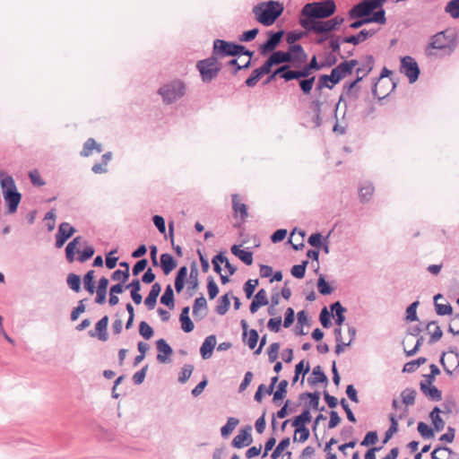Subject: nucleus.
Masks as SVG:
<instances>
[{
  "instance_id": "obj_1",
  "label": "nucleus",
  "mask_w": 459,
  "mask_h": 459,
  "mask_svg": "<svg viewBox=\"0 0 459 459\" xmlns=\"http://www.w3.org/2000/svg\"><path fill=\"white\" fill-rule=\"evenodd\" d=\"M387 0H361L348 12L349 18L355 20L350 24L351 29H359L368 23H386L384 4Z\"/></svg>"
},
{
  "instance_id": "obj_2",
  "label": "nucleus",
  "mask_w": 459,
  "mask_h": 459,
  "mask_svg": "<svg viewBox=\"0 0 459 459\" xmlns=\"http://www.w3.org/2000/svg\"><path fill=\"white\" fill-rule=\"evenodd\" d=\"M0 186L6 206L5 214H14L22 201V194L18 191L13 178L10 175L0 174Z\"/></svg>"
},
{
  "instance_id": "obj_3",
  "label": "nucleus",
  "mask_w": 459,
  "mask_h": 459,
  "mask_svg": "<svg viewBox=\"0 0 459 459\" xmlns=\"http://www.w3.org/2000/svg\"><path fill=\"white\" fill-rule=\"evenodd\" d=\"M283 10V5L280 2L270 0L255 4L253 7V13L259 23L268 27L277 21Z\"/></svg>"
},
{
  "instance_id": "obj_4",
  "label": "nucleus",
  "mask_w": 459,
  "mask_h": 459,
  "mask_svg": "<svg viewBox=\"0 0 459 459\" xmlns=\"http://www.w3.org/2000/svg\"><path fill=\"white\" fill-rule=\"evenodd\" d=\"M456 48L455 38L452 33L440 31L431 37L429 43L425 48L427 56H437L435 50L442 51L444 56H450Z\"/></svg>"
},
{
  "instance_id": "obj_5",
  "label": "nucleus",
  "mask_w": 459,
  "mask_h": 459,
  "mask_svg": "<svg viewBox=\"0 0 459 459\" xmlns=\"http://www.w3.org/2000/svg\"><path fill=\"white\" fill-rule=\"evenodd\" d=\"M336 11L333 0H325L306 4L300 11L299 19H312L319 21L332 16Z\"/></svg>"
},
{
  "instance_id": "obj_6",
  "label": "nucleus",
  "mask_w": 459,
  "mask_h": 459,
  "mask_svg": "<svg viewBox=\"0 0 459 459\" xmlns=\"http://www.w3.org/2000/svg\"><path fill=\"white\" fill-rule=\"evenodd\" d=\"M344 22V18L335 16L327 21H314L312 19H299V24L307 31L316 34H331L333 31L339 30L340 26Z\"/></svg>"
},
{
  "instance_id": "obj_7",
  "label": "nucleus",
  "mask_w": 459,
  "mask_h": 459,
  "mask_svg": "<svg viewBox=\"0 0 459 459\" xmlns=\"http://www.w3.org/2000/svg\"><path fill=\"white\" fill-rule=\"evenodd\" d=\"M186 85L179 80L175 79L163 84L158 91L165 104H172L186 95Z\"/></svg>"
},
{
  "instance_id": "obj_8",
  "label": "nucleus",
  "mask_w": 459,
  "mask_h": 459,
  "mask_svg": "<svg viewBox=\"0 0 459 459\" xmlns=\"http://www.w3.org/2000/svg\"><path fill=\"white\" fill-rule=\"evenodd\" d=\"M213 54H219L221 57L247 56L252 57L254 52L247 49L245 46L226 41L224 39H215L213 41Z\"/></svg>"
},
{
  "instance_id": "obj_9",
  "label": "nucleus",
  "mask_w": 459,
  "mask_h": 459,
  "mask_svg": "<svg viewBox=\"0 0 459 459\" xmlns=\"http://www.w3.org/2000/svg\"><path fill=\"white\" fill-rule=\"evenodd\" d=\"M219 54H212L211 56L197 62L196 67L200 72L203 82H210L221 70V64L218 61Z\"/></svg>"
},
{
  "instance_id": "obj_10",
  "label": "nucleus",
  "mask_w": 459,
  "mask_h": 459,
  "mask_svg": "<svg viewBox=\"0 0 459 459\" xmlns=\"http://www.w3.org/2000/svg\"><path fill=\"white\" fill-rule=\"evenodd\" d=\"M400 72L408 78L410 83L415 82L420 74L418 63L411 56L401 58Z\"/></svg>"
},
{
  "instance_id": "obj_11",
  "label": "nucleus",
  "mask_w": 459,
  "mask_h": 459,
  "mask_svg": "<svg viewBox=\"0 0 459 459\" xmlns=\"http://www.w3.org/2000/svg\"><path fill=\"white\" fill-rule=\"evenodd\" d=\"M283 35L284 30L267 31V39L264 43L260 44L258 48L260 54L264 56L269 53H273L281 43Z\"/></svg>"
},
{
  "instance_id": "obj_12",
  "label": "nucleus",
  "mask_w": 459,
  "mask_h": 459,
  "mask_svg": "<svg viewBox=\"0 0 459 459\" xmlns=\"http://www.w3.org/2000/svg\"><path fill=\"white\" fill-rule=\"evenodd\" d=\"M359 64L358 60L351 59L341 62L331 71L335 84L339 83L343 78L352 74L354 67Z\"/></svg>"
},
{
  "instance_id": "obj_13",
  "label": "nucleus",
  "mask_w": 459,
  "mask_h": 459,
  "mask_svg": "<svg viewBox=\"0 0 459 459\" xmlns=\"http://www.w3.org/2000/svg\"><path fill=\"white\" fill-rule=\"evenodd\" d=\"M252 427L247 425L238 431V434L232 439L231 446L235 448L240 449L249 446L253 442Z\"/></svg>"
},
{
  "instance_id": "obj_14",
  "label": "nucleus",
  "mask_w": 459,
  "mask_h": 459,
  "mask_svg": "<svg viewBox=\"0 0 459 459\" xmlns=\"http://www.w3.org/2000/svg\"><path fill=\"white\" fill-rule=\"evenodd\" d=\"M359 97V87H358V84L354 82V81L350 82H345L343 85V91L342 95L340 96L339 102L337 104V108L339 105L343 102L344 106L347 107V103L345 100V98L349 99L350 100L355 101Z\"/></svg>"
},
{
  "instance_id": "obj_15",
  "label": "nucleus",
  "mask_w": 459,
  "mask_h": 459,
  "mask_svg": "<svg viewBox=\"0 0 459 459\" xmlns=\"http://www.w3.org/2000/svg\"><path fill=\"white\" fill-rule=\"evenodd\" d=\"M75 232V229L68 222H62L58 226V230L56 235V247H62L66 240L71 238Z\"/></svg>"
},
{
  "instance_id": "obj_16",
  "label": "nucleus",
  "mask_w": 459,
  "mask_h": 459,
  "mask_svg": "<svg viewBox=\"0 0 459 459\" xmlns=\"http://www.w3.org/2000/svg\"><path fill=\"white\" fill-rule=\"evenodd\" d=\"M265 62L272 70L274 65H282L292 63V57L290 56L288 51L277 50L273 51Z\"/></svg>"
},
{
  "instance_id": "obj_17",
  "label": "nucleus",
  "mask_w": 459,
  "mask_h": 459,
  "mask_svg": "<svg viewBox=\"0 0 459 459\" xmlns=\"http://www.w3.org/2000/svg\"><path fill=\"white\" fill-rule=\"evenodd\" d=\"M156 348L158 350L157 360L160 363L170 362L169 356L173 353V350L164 339H160L156 342Z\"/></svg>"
},
{
  "instance_id": "obj_18",
  "label": "nucleus",
  "mask_w": 459,
  "mask_h": 459,
  "mask_svg": "<svg viewBox=\"0 0 459 459\" xmlns=\"http://www.w3.org/2000/svg\"><path fill=\"white\" fill-rule=\"evenodd\" d=\"M271 69L264 61V63L258 68H255L253 70L250 76L245 81V84L247 87H254L256 85V83L260 81V79L265 75L271 73Z\"/></svg>"
},
{
  "instance_id": "obj_19",
  "label": "nucleus",
  "mask_w": 459,
  "mask_h": 459,
  "mask_svg": "<svg viewBox=\"0 0 459 459\" xmlns=\"http://www.w3.org/2000/svg\"><path fill=\"white\" fill-rule=\"evenodd\" d=\"M108 323V316H104L100 320H99L95 325V331L91 330L89 332L90 336L95 337L97 336L99 340L105 342L108 340V333L107 327Z\"/></svg>"
},
{
  "instance_id": "obj_20",
  "label": "nucleus",
  "mask_w": 459,
  "mask_h": 459,
  "mask_svg": "<svg viewBox=\"0 0 459 459\" xmlns=\"http://www.w3.org/2000/svg\"><path fill=\"white\" fill-rule=\"evenodd\" d=\"M377 30H361L356 35L346 36L342 39V42L350 43L354 46L359 45L360 42L365 41L368 38L376 34Z\"/></svg>"
},
{
  "instance_id": "obj_21",
  "label": "nucleus",
  "mask_w": 459,
  "mask_h": 459,
  "mask_svg": "<svg viewBox=\"0 0 459 459\" xmlns=\"http://www.w3.org/2000/svg\"><path fill=\"white\" fill-rule=\"evenodd\" d=\"M159 265L163 273L169 275L178 265L177 260L169 253L160 255Z\"/></svg>"
},
{
  "instance_id": "obj_22",
  "label": "nucleus",
  "mask_w": 459,
  "mask_h": 459,
  "mask_svg": "<svg viewBox=\"0 0 459 459\" xmlns=\"http://www.w3.org/2000/svg\"><path fill=\"white\" fill-rule=\"evenodd\" d=\"M216 346V336L211 334L207 336L200 347V354L204 359H208L212 357L213 350Z\"/></svg>"
},
{
  "instance_id": "obj_23",
  "label": "nucleus",
  "mask_w": 459,
  "mask_h": 459,
  "mask_svg": "<svg viewBox=\"0 0 459 459\" xmlns=\"http://www.w3.org/2000/svg\"><path fill=\"white\" fill-rule=\"evenodd\" d=\"M420 391L430 401L438 402L442 399L441 391L432 384H420Z\"/></svg>"
},
{
  "instance_id": "obj_24",
  "label": "nucleus",
  "mask_w": 459,
  "mask_h": 459,
  "mask_svg": "<svg viewBox=\"0 0 459 459\" xmlns=\"http://www.w3.org/2000/svg\"><path fill=\"white\" fill-rule=\"evenodd\" d=\"M425 329L429 333L430 338L429 340V344H433L439 341L443 336V332L437 321H430L426 324Z\"/></svg>"
},
{
  "instance_id": "obj_25",
  "label": "nucleus",
  "mask_w": 459,
  "mask_h": 459,
  "mask_svg": "<svg viewBox=\"0 0 459 459\" xmlns=\"http://www.w3.org/2000/svg\"><path fill=\"white\" fill-rule=\"evenodd\" d=\"M231 199L232 209L234 211L235 215L237 216L238 214H239L241 220L245 221L248 217L247 206L244 203H241L239 201L238 194H233L231 195Z\"/></svg>"
},
{
  "instance_id": "obj_26",
  "label": "nucleus",
  "mask_w": 459,
  "mask_h": 459,
  "mask_svg": "<svg viewBox=\"0 0 459 459\" xmlns=\"http://www.w3.org/2000/svg\"><path fill=\"white\" fill-rule=\"evenodd\" d=\"M288 53H290V56L292 57V63H304L307 58V56L300 44L290 45L288 49Z\"/></svg>"
},
{
  "instance_id": "obj_27",
  "label": "nucleus",
  "mask_w": 459,
  "mask_h": 459,
  "mask_svg": "<svg viewBox=\"0 0 459 459\" xmlns=\"http://www.w3.org/2000/svg\"><path fill=\"white\" fill-rule=\"evenodd\" d=\"M96 151L98 153L102 152L101 144L98 143L93 138H89L83 143L82 150L80 152L82 157H89L92 154L93 151Z\"/></svg>"
},
{
  "instance_id": "obj_28",
  "label": "nucleus",
  "mask_w": 459,
  "mask_h": 459,
  "mask_svg": "<svg viewBox=\"0 0 459 459\" xmlns=\"http://www.w3.org/2000/svg\"><path fill=\"white\" fill-rule=\"evenodd\" d=\"M231 253L240 259L247 265H251L253 263V253L248 250L240 249L239 246L233 245L230 248Z\"/></svg>"
},
{
  "instance_id": "obj_29",
  "label": "nucleus",
  "mask_w": 459,
  "mask_h": 459,
  "mask_svg": "<svg viewBox=\"0 0 459 459\" xmlns=\"http://www.w3.org/2000/svg\"><path fill=\"white\" fill-rule=\"evenodd\" d=\"M375 191V187L370 182H364L359 187V201L363 204L369 202L371 199L373 193Z\"/></svg>"
},
{
  "instance_id": "obj_30",
  "label": "nucleus",
  "mask_w": 459,
  "mask_h": 459,
  "mask_svg": "<svg viewBox=\"0 0 459 459\" xmlns=\"http://www.w3.org/2000/svg\"><path fill=\"white\" fill-rule=\"evenodd\" d=\"M332 313H334L335 324L340 327L345 321L344 313L346 308L342 305L340 301H335L330 305Z\"/></svg>"
},
{
  "instance_id": "obj_31",
  "label": "nucleus",
  "mask_w": 459,
  "mask_h": 459,
  "mask_svg": "<svg viewBox=\"0 0 459 459\" xmlns=\"http://www.w3.org/2000/svg\"><path fill=\"white\" fill-rule=\"evenodd\" d=\"M161 291V286L160 283L155 282L148 294V296L145 298V306L148 307L149 309H153L157 303V298L160 295Z\"/></svg>"
},
{
  "instance_id": "obj_32",
  "label": "nucleus",
  "mask_w": 459,
  "mask_h": 459,
  "mask_svg": "<svg viewBox=\"0 0 459 459\" xmlns=\"http://www.w3.org/2000/svg\"><path fill=\"white\" fill-rule=\"evenodd\" d=\"M290 74V65H282L277 67L267 78L265 83H269L272 81L275 80L276 76L283 79L285 82H290V77L287 75Z\"/></svg>"
},
{
  "instance_id": "obj_33",
  "label": "nucleus",
  "mask_w": 459,
  "mask_h": 459,
  "mask_svg": "<svg viewBox=\"0 0 459 459\" xmlns=\"http://www.w3.org/2000/svg\"><path fill=\"white\" fill-rule=\"evenodd\" d=\"M328 378L326 375L324 373L320 366H316L312 370V375L307 378V383L310 385H315L319 383L327 384Z\"/></svg>"
},
{
  "instance_id": "obj_34",
  "label": "nucleus",
  "mask_w": 459,
  "mask_h": 459,
  "mask_svg": "<svg viewBox=\"0 0 459 459\" xmlns=\"http://www.w3.org/2000/svg\"><path fill=\"white\" fill-rule=\"evenodd\" d=\"M296 80L298 81L301 92L306 96L310 95L316 82V76L312 75L311 77H301Z\"/></svg>"
},
{
  "instance_id": "obj_35",
  "label": "nucleus",
  "mask_w": 459,
  "mask_h": 459,
  "mask_svg": "<svg viewBox=\"0 0 459 459\" xmlns=\"http://www.w3.org/2000/svg\"><path fill=\"white\" fill-rule=\"evenodd\" d=\"M198 288V270L195 263H193L190 268L189 281L187 285L188 295L192 297L195 290Z\"/></svg>"
},
{
  "instance_id": "obj_36",
  "label": "nucleus",
  "mask_w": 459,
  "mask_h": 459,
  "mask_svg": "<svg viewBox=\"0 0 459 459\" xmlns=\"http://www.w3.org/2000/svg\"><path fill=\"white\" fill-rule=\"evenodd\" d=\"M108 285V280L106 277H101L99 281V285L96 290V299L95 302L98 304H102L106 300L107 295V288Z\"/></svg>"
},
{
  "instance_id": "obj_37",
  "label": "nucleus",
  "mask_w": 459,
  "mask_h": 459,
  "mask_svg": "<svg viewBox=\"0 0 459 459\" xmlns=\"http://www.w3.org/2000/svg\"><path fill=\"white\" fill-rule=\"evenodd\" d=\"M160 303L169 309L175 307L174 291L170 284L167 285L163 294L160 297Z\"/></svg>"
},
{
  "instance_id": "obj_38",
  "label": "nucleus",
  "mask_w": 459,
  "mask_h": 459,
  "mask_svg": "<svg viewBox=\"0 0 459 459\" xmlns=\"http://www.w3.org/2000/svg\"><path fill=\"white\" fill-rule=\"evenodd\" d=\"M336 85L333 77H331L330 74H321L319 75L316 84V91H321L323 89H333V86Z\"/></svg>"
},
{
  "instance_id": "obj_39",
  "label": "nucleus",
  "mask_w": 459,
  "mask_h": 459,
  "mask_svg": "<svg viewBox=\"0 0 459 459\" xmlns=\"http://www.w3.org/2000/svg\"><path fill=\"white\" fill-rule=\"evenodd\" d=\"M313 71L314 70L311 67H309L307 64H306L299 69L290 68V74H288L287 75H289L290 77V81H292L294 79H299L301 77H311Z\"/></svg>"
},
{
  "instance_id": "obj_40",
  "label": "nucleus",
  "mask_w": 459,
  "mask_h": 459,
  "mask_svg": "<svg viewBox=\"0 0 459 459\" xmlns=\"http://www.w3.org/2000/svg\"><path fill=\"white\" fill-rule=\"evenodd\" d=\"M288 384L287 380H281L279 383L276 391L273 393V402L276 405H279V402L282 401L286 397Z\"/></svg>"
},
{
  "instance_id": "obj_41",
  "label": "nucleus",
  "mask_w": 459,
  "mask_h": 459,
  "mask_svg": "<svg viewBox=\"0 0 459 459\" xmlns=\"http://www.w3.org/2000/svg\"><path fill=\"white\" fill-rule=\"evenodd\" d=\"M230 293L231 292L226 293L218 299V305L215 307V311L218 315L223 316L229 311L230 307Z\"/></svg>"
},
{
  "instance_id": "obj_42",
  "label": "nucleus",
  "mask_w": 459,
  "mask_h": 459,
  "mask_svg": "<svg viewBox=\"0 0 459 459\" xmlns=\"http://www.w3.org/2000/svg\"><path fill=\"white\" fill-rule=\"evenodd\" d=\"M239 424V420L234 417L228 418L224 426L221 428V435L223 438H227L236 427Z\"/></svg>"
},
{
  "instance_id": "obj_43",
  "label": "nucleus",
  "mask_w": 459,
  "mask_h": 459,
  "mask_svg": "<svg viewBox=\"0 0 459 459\" xmlns=\"http://www.w3.org/2000/svg\"><path fill=\"white\" fill-rule=\"evenodd\" d=\"M442 298H443V296L440 293L434 296L436 313L438 316L451 315L453 313V307L450 304L443 305V304L437 303V300Z\"/></svg>"
},
{
  "instance_id": "obj_44",
  "label": "nucleus",
  "mask_w": 459,
  "mask_h": 459,
  "mask_svg": "<svg viewBox=\"0 0 459 459\" xmlns=\"http://www.w3.org/2000/svg\"><path fill=\"white\" fill-rule=\"evenodd\" d=\"M82 238L76 237L71 242H69L65 247V255L68 262L72 263L74 260V254L77 246L80 244Z\"/></svg>"
},
{
  "instance_id": "obj_45",
  "label": "nucleus",
  "mask_w": 459,
  "mask_h": 459,
  "mask_svg": "<svg viewBox=\"0 0 459 459\" xmlns=\"http://www.w3.org/2000/svg\"><path fill=\"white\" fill-rule=\"evenodd\" d=\"M374 64H375L374 56L371 55L367 56L362 65L356 69V74H365L368 75L373 70Z\"/></svg>"
},
{
  "instance_id": "obj_46",
  "label": "nucleus",
  "mask_w": 459,
  "mask_h": 459,
  "mask_svg": "<svg viewBox=\"0 0 459 459\" xmlns=\"http://www.w3.org/2000/svg\"><path fill=\"white\" fill-rule=\"evenodd\" d=\"M416 395H417V392H416V390H414L412 388H405L401 393L402 401L407 406L414 404Z\"/></svg>"
},
{
  "instance_id": "obj_47",
  "label": "nucleus",
  "mask_w": 459,
  "mask_h": 459,
  "mask_svg": "<svg viewBox=\"0 0 459 459\" xmlns=\"http://www.w3.org/2000/svg\"><path fill=\"white\" fill-rule=\"evenodd\" d=\"M389 420L391 424L385 434V438L383 440L384 444H385L393 437V435L398 431V419H396L394 414H390Z\"/></svg>"
},
{
  "instance_id": "obj_48",
  "label": "nucleus",
  "mask_w": 459,
  "mask_h": 459,
  "mask_svg": "<svg viewBox=\"0 0 459 459\" xmlns=\"http://www.w3.org/2000/svg\"><path fill=\"white\" fill-rule=\"evenodd\" d=\"M417 429L424 439H430L435 437L434 429L423 421L418 423Z\"/></svg>"
},
{
  "instance_id": "obj_49",
  "label": "nucleus",
  "mask_w": 459,
  "mask_h": 459,
  "mask_svg": "<svg viewBox=\"0 0 459 459\" xmlns=\"http://www.w3.org/2000/svg\"><path fill=\"white\" fill-rule=\"evenodd\" d=\"M290 437H284L282 438L279 444L277 445V446L275 447V449L273 451V453L271 454V458L272 459H278L281 455L283 453V451L290 446Z\"/></svg>"
},
{
  "instance_id": "obj_50",
  "label": "nucleus",
  "mask_w": 459,
  "mask_h": 459,
  "mask_svg": "<svg viewBox=\"0 0 459 459\" xmlns=\"http://www.w3.org/2000/svg\"><path fill=\"white\" fill-rule=\"evenodd\" d=\"M308 260H304L299 264L293 265L290 269L291 275L297 279H302L305 276Z\"/></svg>"
},
{
  "instance_id": "obj_51",
  "label": "nucleus",
  "mask_w": 459,
  "mask_h": 459,
  "mask_svg": "<svg viewBox=\"0 0 459 459\" xmlns=\"http://www.w3.org/2000/svg\"><path fill=\"white\" fill-rule=\"evenodd\" d=\"M317 290L319 293L324 296L330 295L333 291V288L325 281L323 274H321L317 280Z\"/></svg>"
},
{
  "instance_id": "obj_52",
  "label": "nucleus",
  "mask_w": 459,
  "mask_h": 459,
  "mask_svg": "<svg viewBox=\"0 0 459 459\" xmlns=\"http://www.w3.org/2000/svg\"><path fill=\"white\" fill-rule=\"evenodd\" d=\"M427 361V359L424 357H420L417 359L409 361L405 363L403 368V372L412 373L414 372L420 366L423 365Z\"/></svg>"
},
{
  "instance_id": "obj_53",
  "label": "nucleus",
  "mask_w": 459,
  "mask_h": 459,
  "mask_svg": "<svg viewBox=\"0 0 459 459\" xmlns=\"http://www.w3.org/2000/svg\"><path fill=\"white\" fill-rule=\"evenodd\" d=\"M310 436L309 429L307 427L295 428V434L293 436L294 442L304 443Z\"/></svg>"
},
{
  "instance_id": "obj_54",
  "label": "nucleus",
  "mask_w": 459,
  "mask_h": 459,
  "mask_svg": "<svg viewBox=\"0 0 459 459\" xmlns=\"http://www.w3.org/2000/svg\"><path fill=\"white\" fill-rule=\"evenodd\" d=\"M83 284L85 290L93 294L95 292V285H94V271L91 270L87 272V273L83 277Z\"/></svg>"
},
{
  "instance_id": "obj_55",
  "label": "nucleus",
  "mask_w": 459,
  "mask_h": 459,
  "mask_svg": "<svg viewBox=\"0 0 459 459\" xmlns=\"http://www.w3.org/2000/svg\"><path fill=\"white\" fill-rule=\"evenodd\" d=\"M445 12L454 19L459 18V0H450L445 7Z\"/></svg>"
},
{
  "instance_id": "obj_56",
  "label": "nucleus",
  "mask_w": 459,
  "mask_h": 459,
  "mask_svg": "<svg viewBox=\"0 0 459 459\" xmlns=\"http://www.w3.org/2000/svg\"><path fill=\"white\" fill-rule=\"evenodd\" d=\"M420 302L418 300L412 302L411 305L408 306L406 308V320L409 322H414L418 321V316H417V307H419Z\"/></svg>"
},
{
  "instance_id": "obj_57",
  "label": "nucleus",
  "mask_w": 459,
  "mask_h": 459,
  "mask_svg": "<svg viewBox=\"0 0 459 459\" xmlns=\"http://www.w3.org/2000/svg\"><path fill=\"white\" fill-rule=\"evenodd\" d=\"M66 281L69 288L74 291L78 292L81 290V278L77 274H68Z\"/></svg>"
},
{
  "instance_id": "obj_58",
  "label": "nucleus",
  "mask_w": 459,
  "mask_h": 459,
  "mask_svg": "<svg viewBox=\"0 0 459 459\" xmlns=\"http://www.w3.org/2000/svg\"><path fill=\"white\" fill-rule=\"evenodd\" d=\"M207 291L210 299H213L219 293V287L212 276L207 278Z\"/></svg>"
},
{
  "instance_id": "obj_59",
  "label": "nucleus",
  "mask_w": 459,
  "mask_h": 459,
  "mask_svg": "<svg viewBox=\"0 0 459 459\" xmlns=\"http://www.w3.org/2000/svg\"><path fill=\"white\" fill-rule=\"evenodd\" d=\"M259 284L258 279L248 280L244 284V291L247 299H251L254 295L255 288Z\"/></svg>"
},
{
  "instance_id": "obj_60",
  "label": "nucleus",
  "mask_w": 459,
  "mask_h": 459,
  "mask_svg": "<svg viewBox=\"0 0 459 459\" xmlns=\"http://www.w3.org/2000/svg\"><path fill=\"white\" fill-rule=\"evenodd\" d=\"M194 370V366L191 364H186L181 369L178 377V382L185 384L191 377Z\"/></svg>"
},
{
  "instance_id": "obj_61",
  "label": "nucleus",
  "mask_w": 459,
  "mask_h": 459,
  "mask_svg": "<svg viewBox=\"0 0 459 459\" xmlns=\"http://www.w3.org/2000/svg\"><path fill=\"white\" fill-rule=\"evenodd\" d=\"M332 314L328 311L326 307H324L319 314V321L324 328H329L332 325Z\"/></svg>"
},
{
  "instance_id": "obj_62",
  "label": "nucleus",
  "mask_w": 459,
  "mask_h": 459,
  "mask_svg": "<svg viewBox=\"0 0 459 459\" xmlns=\"http://www.w3.org/2000/svg\"><path fill=\"white\" fill-rule=\"evenodd\" d=\"M378 440L377 432L375 430L368 431L364 437L363 440L360 442V446H368L371 445H375Z\"/></svg>"
},
{
  "instance_id": "obj_63",
  "label": "nucleus",
  "mask_w": 459,
  "mask_h": 459,
  "mask_svg": "<svg viewBox=\"0 0 459 459\" xmlns=\"http://www.w3.org/2000/svg\"><path fill=\"white\" fill-rule=\"evenodd\" d=\"M258 33H259L258 28H254V29L246 30L238 37V40L241 42H250L255 39V37L257 36Z\"/></svg>"
},
{
  "instance_id": "obj_64",
  "label": "nucleus",
  "mask_w": 459,
  "mask_h": 459,
  "mask_svg": "<svg viewBox=\"0 0 459 459\" xmlns=\"http://www.w3.org/2000/svg\"><path fill=\"white\" fill-rule=\"evenodd\" d=\"M324 238L319 232L313 233L309 236L307 243L316 248H320L323 246Z\"/></svg>"
}]
</instances>
